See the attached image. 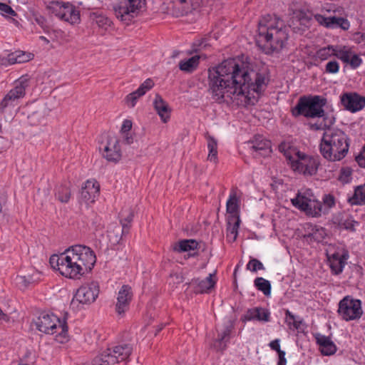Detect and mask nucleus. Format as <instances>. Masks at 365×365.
Segmentation results:
<instances>
[{
	"instance_id": "obj_33",
	"label": "nucleus",
	"mask_w": 365,
	"mask_h": 365,
	"mask_svg": "<svg viewBox=\"0 0 365 365\" xmlns=\"http://www.w3.org/2000/svg\"><path fill=\"white\" fill-rule=\"evenodd\" d=\"M111 349L108 348L100 355L97 356L93 361V365H113L116 364V359L111 356Z\"/></svg>"
},
{
	"instance_id": "obj_39",
	"label": "nucleus",
	"mask_w": 365,
	"mask_h": 365,
	"mask_svg": "<svg viewBox=\"0 0 365 365\" xmlns=\"http://www.w3.org/2000/svg\"><path fill=\"white\" fill-rule=\"evenodd\" d=\"M331 51H334V49L331 46L322 48L317 51L316 58L320 59L321 61L327 60L332 55Z\"/></svg>"
},
{
	"instance_id": "obj_34",
	"label": "nucleus",
	"mask_w": 365,
	"mask_h": 365,
	"mask_svg": "<svg viewBox=\"0 0 365 365\" xmlns=\"http://www.w3.org/2000/svg\"><path fill=\"white\" fill-rule=\"evenodd\" d=\"M120 215L121 217H123L120 220V224L122 225V233H128L130 227L128 225V224H130L133 220L134 212L132 209L128 208V210H122Z\"/></svg>"
},
{
	"instance_id": "obj_37",
	"label": "nucleus",
	"mask_w": 365,
	"mask_h": 365,
	"mask_svg": "<svg viewBox=\"0 0 365 365\" xmlns=\"http://www.w3.org/2000/svg\"><path fill=\"white\" fill-rule=\"evenodd\" d=\"M337 223L340 228H344L351 232L355 231V225L358 224V222L354 220L351 216L346 219L341 218L339 220Z\"/></svg>"
},
{
	"instance_id": "obj_60",
	"label": "nucleus",
	"mask_w": 365,
	"mask_h": 365,
	"mask_svg": "<svg viewBox=\"0 0 365 365\" xmlns=\"http://www.w3.org/2000/svg\"><path fill=\"white\" fill-rule=\"evenodd\" d=\"M208 44L207 43L206 38H201L196 40L193 43V47L195 48L194 50L195 51H197V48H205Z\"/></svg>"
},
{
	"instance_id": "obj_49",
	"label": "nucleus",
	"mask_w": 365,
	"mask_h": 365,
	"mask_svg": "<svg viewBox=\"0 0 365 365\" xmlns=\"http://www.w3.org/2000/svg\"><path fill=\"white\" fill-rule=\"evenodd\" d=\"M93 15L96 16V22L99 27L106 29L107 26H110V21L108 18L102 15H96V14H93Z\"/></svg>"
},
{
	"instance_id": "obj_2",
	"label": "nucleus",
	"mask_w": 365,
	"mask_h": 365,
	"mask_svg": "<svg viewBox=\"0 0 365 365\" xmlns=\"http://www.w3.org/2000/svg\"><path fill=\"white\" fill-rule=\"evenodd\" d=\"M288 39L287 27L277 16L267 14L258 23V42H264L272 53L279 52Z\"/></svg>"
},
{
	"instance_id": "obj_32",
	"label": "nucleus",
	"mask_w": 365,
	"mask_h": 365,
	"mask_svg": "<svg viewBox=\"0 0 365 365\" xmlns=\"http://www.w3.org/2000/svg\"><path fill=\"white\" fill-rule=\"evenodd\" d=\"M71 196L69 185L61 184L55 187V197L62 203H68Z\"/></svg>"
},
{
	"instance_id": "obj_27",
	"label": "nucleus",
	"mask_w": 365,
	"mask_h": 365,
	"mask_svg": "<svg viewBox=\"0 0 365 365\" xmlns=\"http://www.w3.org/2000/svg\"><path fill=\"white\" fill-rule=\"evenodd\" d=\"M245 318L249 321L257 319L258 321L269 322L270 313L267 309L262 307H255L248 309Z\"/></svg>"
},
{
	"instance_id": "obj_9",
	"label": "nucleus",
	"mask_w": 365,
	"mask_h": 365,
	"mask_svg": "<svg viewBox=\"0 0 365 365\" xmlns=\"http://www.w3.org/2000/svg\"><path fill=\"white\" fill-rule=\"evenodd\" d=\"M73 262L75 279H80L86 272H90L93 268L96 256L95 252H73Z\"/></svg>"
},
{
	"instance_id": "obj_14",
	"label": "nucleus",
	"mask_w": 365,
	"mask_h": 365,
	"mask_svg": "<svg viewBox=\"0 0 365 365\" xmlns=\"http://www.w3.org/2000/svg\"><path fill=\"white\" fill-rule=\"evenodd\" d=\"M132 289L128 285H123L118 293L117 302L115 304V311L118 314H124L129 308L132 300Z\"/></svg>"
},
{
	"instance_id": "obj_43",
	"label": "nucleus",
	"mask_w": 365,
	"mask_h": 365,
	"mask_svg": "<svg viewBox=\"0 0 365 365\" xmlns=\"http://www.w3.org/2000/svg\"><path fill=\"white\" fill-rule=\"evenodd\" d=\"M279 152L282 153L287 160H292V150L291 146L289 143H287L285 142H282L279 145Z\"/></svg>"
},
{
	"instance_id": "obj_20",
	"label": "nucleus",
	"mask_w": 365,
	"mask_h": 365,
	"mask_svg": "<svg viewBox=\"0 0 365 365\" xmlns=\"http://www.w3.org/2000/svg\"><path fill=\"white\" fill-rule=\"evenodd\" d=\"M100 192V185L95 180H88L84 186H82L81 190V197L86 202H94L96 194H98Z\"/></svg>"
},
{
	"instance_id": "obj_17",
	"label": "nucleus",
	"mask_w": 365,
	"mask_h": 365,
	"mask_svg": "<svg viewBox=\"0 0 365 365\" xmlns=\"http://www.w3.org/2000/svg\"><path fill=\"white\" fill-rule=\"evenodd\" d=\"M232 329L233 325L229 322L225 324L223 330L218 333L217 338L213 341L211 346L217 351L222 352L225 351L230 341Z\"/></svg>"
},
{
	"instance_id": "obj_57",
	"label": "nucleus",
	"mask_w": 365,
	"mask_h": 365,
	"mask_svg": "<svg viewBox=\"0 0 365 365\" xmlns=\"http://www.w3.org/2000/svg\"><path fill=\"white\" fill-rule=\"evenodd\" d=\"M334 55L345 63H348L349 61L350 53L347 51H339L338 53Z\"/></svg>"
},
{
	"instance_id": "obj_54",
	"label": "nucleus",
	"mask_w": 365,
	"mask_h": 365,
	"mask_svg": "<svg viewBox=\"0 0 365 365\" xmlns=\"http://www.w3.org/2000/svg\"><path fill=\"white\" fill-rule=\"evenodd\" d=\"M170 280L175 284H178L184 281V277L179 273H173L170 275Z\"/></svg>"
},
{
	"instance_id": "obj_47",
	"label": "nucleus",
	"mask_w": 365,
	"mask_h": 365,
	"mask_svg": "<svg viewBox=\"0 0 365 365\" xmlns=\"http://www.w3.org/2000/svg\"><path fill=\"white\" fill-rule=\"evenodd\" d=\"M311 20L312 18L304 13L299 15L298 21L299 22V24L303 26L302 29L303 31L309 28Z\"/></svg>"
},
{
	"instance_id": "obj_36",
	"label": "nucleus",
	"mask_w": 365,
	"mask_h": 365,
	"mask_svg": "<svg viewBox=\"0 0 365 365\" xmlns=\"http://www.w3.org/2000/svg\"><path fill=\"white\" fill-rule=\"evenodd\" d=\"M240 222V217H227V232H232L237 236Z\"/></svg>"
},
{
	"instance_id": "obj_44",
	"label": "nucleus",
	"mask_w": 365,
	"mask_h": 365,
	"mask_svg": "<svg viewBox=\"0 0 365 365\" xmlns=\"http://www.w3.org/2000/svg\"><path fill=\"white\" fill-rule=\"evenodd\" d=\"M298 208L302 211L311 212L312 210L311 200L304 196H302Z\"/></svg>"
},
{
	"instance_id": "obj_4",
	"label": "nucleus",
	"mask_w": 365,
	"mask_h": 365,
	"mask_svg": "<svg viewBox=\"0 0 365 365\" xmlns=\"http://www.w3.org/2000/svg\"><path fill=\"white\" fill-rule=\"evenodd\" d=\"M348 140L344 132L339 129L324 132L319 144L322 155L329 161L341 160L348 153Z\"/></svg>"
},
{
	"instance_id": "obj_23",
	"label": "nucleus",
	"mask_w": 365,
	"mask_h": 365,
	"mask_svg": "<svg viewBox=\"0 0 365 365\" xmlns=\"http://www.w3.org/2000/svg\"><path fill=\"white\" fill-rule=\"evenodd\" d=\"M271 141L265 139L261 135L255 137L251 149L259 152L262 156H267L271 153Z\"/></svg>"
},
{
	"instance_id": "obj_1",
	"label": "nucleus",
	"mask_w": 365,
	"mask_h": 365,
	"mask_svg": "<svg viewBox=\"0 0 365 365\" xmlns=\"http://www.w3.org/2000/svg\"><path fill=\"white\" fill-rule=\"evenodd\" d=\"M208 91L212 98L221 103L233 96L248 97L250 91L259 93L265 85V76L249 68L239 58H228L207 71Z\"/></svg>"
},
{
	"instance_id": "obj_10",
	"label": "nucleus",
	"mask_w": 365,
	"mask_h": 365,
	"mask_svg": "<svg viewBox=\"0 0 365 365\" xmlns=\"http://www.w3.org/2000/svg\"><path fill=\"white\" fill-rule=\"evenodd\" d=\"M67 252L55 253L49 258L51 267L58 270L60 274L66 277L75 279V273L73 266V257L67 256Z\"/></svg>"
},
{
	"instance_id": "obj_30",
	"label": "nucleus",
	"mask_w": 365,
	"mask_h": 365,
	"mask_svg": "<svg viewBox=\"0 0 365 365\" xmlns=\"http://www.w3.org/2000/svg\"><path fill=\"white\" fill-rule=\"evenodd\" d=\"M205 138L207 141V148L209 150L207 159L214 164H217L218 163L217 140L208 133H206Z\"/></svg>"
},
{
	"instance_id": "obj_28",
	"label": "nucleus",
	"mask_w": 365,
	"mask_h": 365,
	"mask_svg": "<svg viewBox=\"0 0 365 365\" xmlns=\"http://www.w3.org/2000/svg\"><path fill=\"white\" fill-rule=\"evenodd\" d=\"M200 59V56L195 55L187 59L182 60L178 63L179 68L185 73H192L197 68Z\"/></svg>"
},
{
	"instance_id": "obj_18",
	"label": "nucleus",
	"mask_w": 365,
	"mask_h": 365,
	"mask_svg": "<svg viewBox=\"0 0 365 365\" xmlns=\"http://www.w3.org/2000/svg\"><path fill=\"white\" fill-rule=\"evenodd\" d=\"M29 86V80L26 78L21 77L15 87L10 90L4 96L18 106L19 100L26 95V89Z\"/></svg>"
},
{
	"instance_id": "obj_51",
	"label": "nucleus",
	"mask_w": 365,
	"mask_h": 365,
	"mask_svg": "<svg viewBox=\"0 0 365 365\" xmlns=\"http://www.w3.org/2000/svg\"><path fill=\"white\" fill-rule=\"evenodd\" d=\"M339 70V65L336 61H329L325 67V71L329 73H336Z\"/></svg>"
},
{
	"instance_id": "obj_31",
	"label": "nucleus",
	"mask_w": 365,
	"mask_h": 365,
	"mask_svg": "<svg viewBox=\"0 0 365 365\" xmlns=\"http://www.w3.org/2000/svg\"><path fill=\"white\" fill-rule=\"evenodd\" d=\"M348 202L351 205H365V183L355 187L354 195L348 198Z\"/></svg>"
},
{
	"instance_id": "obj_48",
	"label": "nucleus",
	"mask_w": 365,
	"mask_h": 365,
	"mask_svg": "<svg viewBox=\"0 0 365 365\" xmlns=\"http://www.w3.org/2000/svg\"><path fill=\"white\" fill-rule=\"evenodd\" d=\"M247 268L252 272H257L259 269H263L264 267L261 262L257 259H252L250 260L247 265Z\"/></svg>"
},
{
	"instance_id": "obj_12",
	"label": "nucleus",
	"mask_w": 365,
	"mask_h": 365,
	"mask_svg": "<svg viewBox=\"0 0 365 365\" xmlns=\"http://www.w3.org/2000/svg\"><path fill=\"white\" fill-rule=\"evenodd\" d=\"M103 156L108 162L118 163L122 158L120 142L115 137H108L103 150Z\"/></svg>"
},
{
	"instance_id": "obj_56",
	"label": "nucleus",
	"mask_w": 365,
	"mask_h": 365,
	"mask_svg": "<svg viewBox=\"0 0 365 365\" xmlns=\"http://www.w3.org/2000/svg\"><path fill=\"white\" fill-rule=\"evenodd\" d=\"M83 250H87L88 251H92V250L90 247H88L86 245H74L69 246L68 247L65 249L64 251H82Z\"/></svg>"
},
{
	"instance_id": "obj_53",
	"label": "nucleus",
	"mask_w": 365,
	"mask_h": 365,
	"mask_svg": "<svg viewBox=\"0 0 365 365\" xmlns=\"http://www.w3.org/2000/svg\"><path fill=\"white\" fill-rule=\"evenodd\" d=\"M323 202L329 208L335 205V198L334 195L331 194L325 195L323 198Z\"/></svg>"
},
{
	"instance_id": "obj_29",
	"label": "nucleus",
	"mask_w": 365,
	"mask_h": 365,
	"mask_svg": "<svg viewBox=\"0 0 365 365\" xmlns=\"http://www.w3.org/2000/svg\"><path fill=\"white\" fill-rule=\"evenodd\" d=\"M34 54L22 51H16L9 54L6 59L9 64L22 63L32 60Z\"/></svg>"
},
{
	"instance_id": "obj_63",
	"label": "nucleus",
	"mask_w": 365,
	"mask_h": 365,
	"mask_svg": "<svg viewBox=\"0 0 365 365\" xmlns=\"http://www.w3.org/2000/svg\"><path fill=\"white\" fill-rule=\"evenodd\" d=\"M210 0H192V5L194 9L201 6H206L209 4Z\"/></svg>"
},
{
	"instance_id": "obj_61",
	"label": "nucleus",
	"mask_w": 365,
	"mask_h": 365,
	"mask_svg": "<svg viewBox=\"0 0 365 365\" xmlns=\"http://www.w3.org/2000/svg\"><path fill=\"white\" fill-rule=\"evenodd\" d=\"M132 128V121L130 120H125L121 127L122 133H128Z\"/></svg>"
},
{
	"instance_id": "obj_38",
	"label": "nucleus",
	"mask_w": 365,
	"mask_h": 365,
	"mask_svg": "<svg viewBox=\"0 0 365 365\" xmlns=\"http://www.w3.org/2000/svg\"><path fill=\"white\" fill-rule=\"evenodd\" d=\"M352 175V170L349 167L341 168L340 170L338 180L343 184H346L351 182Z\"/></svg>"
},
{
	"instance_id": "obj_26",
	"label": "nucleus",
	"mask_w": 365,
	"mask_h": 365,
	"mask_svg": "<svg viewBox=\"0 0 365 365\" xmlns=\"http://www.w3.org/2000/svg\"><path fill=\"white\" fill-rule=\"evenodd\" d=\"M226 207L228 217H240V199L235 190H232Z\"/></svg>"
},
{
	"instance_id": "obj_58",
	"label": "nucleus",
	"mask_w": 365,
	"mask_h": 365,
	"mask_svg": "<svg viewBox=\"0 0 365 365\" xmlns=\"http://www.w3.org/2000/svg\"><path fill=\"white\" fill-rule=\"evenodd\" d=\"M314 208V210H311V214L313 216H320L321 212L322 209V205L319 202H314V206H312V209Z\"/></svg>"
},
{
	"instance_id": "obj_15",
	"label": "nucleus",
	"mask_w": 365,
	"mask_h": 365,
	"mask_svg": "<svg viewBox=\"0 0 365 365\" xmlns=\"http://www.w3.org/2000/svg\"><path fill=\"white\" fill-rule=\"evenodd\" d=\"M320 165L318 158L309 157L302 162H293L292 169L304 175H314Z\"/></svg>"
},
{
	"instance_id": "obj_16",
	"label": "nucleus",
	"mask_w": 365,
	"mask_h": 365,
	"mask_svg": "<svg viewBox=\"0 0 365 365\" xmlns=\"http://www.w3.org/2000/svg\"><path fill=\"white\" fill-rule=\"evenodd\" d=\"M326 256L332 273L340 274L349 257L348 252H344L343 255H339V252H326Z\"/></svg>"
},
{
	"instance_id": "obj_46",
	"label": "nucleus",
	"mask_w": 365,
	"mask_h": 365,
	"mask_svg": "<svg viewBox=\"0 0 365 365\" xmlns=\"http://www.w3.org/2000/svg\"><path fill=\"white\" fill-rule=\"evenodd\" d=\"M154 86L153 81L150 78L146 79L137 89L138 93H140V95H145V93L150 90Z\"/></svg>"
},
{
	"instance_id": "obj_50",
	"label": "nucleus",
	"mask_w": 365,
	"mask_h": 365,
	"mask_svg": "<svg viewBox=\"0 0 365 365\" xmlns=\"http://www.w3.org/2000/svg\"><path fill=\"white\" fill-rule=\"evenodd\" d=\"M286 317L289 319V321H288L289 326L292 325L293 327L295 329H299L300 324H302V322L301 321H297L295 319L294 315L292 312H290L289 310L286 311Z\"/></svg>"
},
{
	"instance_id": "obj_11",
	"label": "nucleus",
	"mask_w": 365,
	"mask_h": 365,
	"mask_svg": "<svg viewBox=\"0 0 365 365\" xmlns=\"http://www.w3.org/2000/svg\"><path fill=\"white\" fill-rule=\"evenodd\" d=\"M99 294V284L98 282L92 281L80 287L74 296L76 299L83 304L93 303Z\"/></svg>"
},
{
	"instance_id": "obj_19",
	"label": "nucleus",
	"mask_w": 365,
	"mask_h": 365,
	"mask_svg": "<svg viewBox=\"0 0 365 365\" xmlns=\"http://www.w3.org/2000/svg\"><path fill=\"white\" fill-rule=\"evenodd\" d=\"M172 251H192L200 250L205 251V243L202 241H197L195 240H182L175 242L171 245Z\"/></svg>"
},
{
	"instance_id": "obj_59",
	"label": "nucleus",
	"mask_w": 365,
	"mask_h": 365,
	"mask_svg": "<svg viewBox=\"0 0 365 365\" xmlns=\"http://www.w3.org/2000/svg\"><path fill=\"white\" fill-rule=\"evenodd\" d=\"M348 63H349L353 68H356L361 63V59L359 56L354 54L351 58H349Z\"/></svg>"
},
{
	"instance_id": "obj_52",
	"label": "nucleus",
	"mask_w": 365,
	"mask_h": 365,
	"mask_svg": "<svg viewBox=\"0 0 365 365\" xmlns=\"http://www.w3.org/2000/svg\"><path fill=\"white\" fill-rule=\"evenodd\" d=\"M0 11L5 15L16 16V12L8 4L0 2Z\"/></svg>"
},
{
	"instance_id": "obj_6",
	"label": "nucleus",
	"mask_w": 365,
	"mask_h": 365,
	"mask_svg": "<svg viewBox=\"0 0 365 365\" xmlns=\"http://www.w3.org/2000/svg\"><path fill=\"white\" fill-rule=\"evenodd\" d=\"M46 9L58 19L71 24L80 21V11L69 2L51 1L46 5Z\"/></svg>"
},
{
	"instance_id": "obj_40",
	"label": "nucleus",
	"mask_w": 365,
	"mask_h": 365,
	"mask_svg": "<svg viewBox=\"0 0 365 365\" xmlns=\"http://www.w3.org/2000/svg\"><path fill=\"white\" fill-rule=\"evenodd\" d=\"M141 96H143L140 95V93H138V90H136L126 96L125 103L128 107L133 108L135 106L138 99Z\"/></svg>"
},
{
	"instance_id": "obj_62",
	"label": "nucleus",
	"mask_w": 365,
	"mask_h": 365,
	"mask_svg": "<svg viewBox=\"0 0 365 365\" xmlns=\"http://www.w3.org/2000/svg\"><path fill=\"white\" fill-rule=\"evenodd\" d=\"M269 345L272 350H274L277 352H279L281 351L279 339H278L272 341Z\"/></svg>"
},
{
	"instance_id": "obj_8",
	"label": "nucleus",
	"mask_w": 365,
	"mask_h": 365,
	"mask_svg": "<svg viewBox=\"0 0 365 365\" xmlns=\"http://www.w3.org/2000/svg\"><path fill=\"white\" fill-rule=\"evenodd\" d=\"M338 314L346 322L360 319L363 314L361 301L349 296L344 297L339 302Z\"/></svg>"
},
{
	"instance_id": "obj_55",
	"label": "nucleus",
	"mask_w": 365,
	"mask_h": 365,
	"mask_svg": "<svg viewBox=\"0 0 365 365\" xmlns=\"http://www.w3.org/2000/svg\"><path fill=\"white\" fill-rule=\"evenodd\" d=\"M356 161L360 167L365 168V144L362 151L356 157Z\"/></svg>"
},
{
	"instance_id": "obj_13",
	"label": "nucleus",
	"mask_w": 365,
	"mask_h": 365,
	"mask_svg": "<svg viewBox=\"0 0 365 365\" xmlns=\"http://www.w3.org/2000/svg\"><path fill=\"white\" fill-rule=\"evenodd\" d=\"M341 103L346 110L355 113L365 107V97L357 93H344L341 96Z\"/></svg>"
},
{
	"instance_id": "obj_42",
	"label": "nucleus",
	"mask_w": 365,
	"mask_h": 365,
	"mask_svg": "<svg viewBox=\"0 0 365 365\" xmlns=\"http://www.w3.org/2000/svg\"><path fill=\"white\" fill-rule=\"evenodd\" d=\"M314 18L320 25L324 26L327 28H333L332 17L327 18L321 14H316Z\"/></svg>"
},
{
	"instance_id": "obj_45",
	"label": "nucleus",
	"mask_w": 365,
	"mask_h": 365,
	"mask_svg": "<svg viewBox=\"0 0 365 365\" xmlns=\"http://www.w3.org/2000/svg\"><path fill=\"white\" fill-rule=\"evenodd\" d=\"M16 106H16L13 102L4 97L0 102V113H4L11 108H14Z\"/></svg>"
},
{
	"instance_id": "obj_22",
	"label": "nucleus",
	"mask_w": 365,
	"mask_h": 365,
	"mask_svg": "<svg viewBox=\"0 0 365 365\" xmlns=\"http://www.w3.org/2000/svg\"><path fill=\"white\" fill-rule=\"evenodd\" d=\"M317 344L319 346L322 354L324 356L333 355L336 351V346L330 337L317 334L316 335Z\"/></svg>"
},
{
	"instance_id": "obj_64",
	"label": "nucleus",
	"mask_w": 365,
	"mask_h": 365,
	"mask_svg": "<svg viewBox=\"0 0 365 365\" xmlns=\"http://www.w3.org/2000/svg\"><path fill=\"white\" fill-rule=\"evenodd\" d=\"M279 356V361L277 365H286L287 359L285 358V351L281 350L279 352H277Z\"/></svg>"
},
{
	"instance_id": "obj_41",
	"label": "nucleus",
	"mask_w": 365,
	"mask_h": 365,
	"mask_svg": "<svg viewBox=\"0 0 365 365\" xmlns=\"http://www.w3.org/2000/svg\"><path fill=\"white\" fill-rule=\"evenodd\" d=\"M333 28L340 27L343 30H347L349 28V22L346 19L342 17L332 16Z\"/></svg>"
},
{
	"instance_id": "obj_3",
	"label": "nucleus",
	"mask_w": 365,
	"mask_h": 365,
	"mask_svg": "<svg viewBox=\"0 0 365 365\" xmlns=\"http://www.w3.org/2000/svg\"><path fill=\"white\" fill-rule=\"evenodd\" d=\"M327 103V99L321 96H302L292 108L291 113L295 118L299 115L307 118H322V124L326 130H329L335 123V117L325 113L324 107Z\"/></svg>"
},
{
	"instance_id": "obj_25",
	"label": "nucleus",
	"mask_w": 365,
	"mask_h": 365,
	"mask_svg": "<svg viewBox=\"0 0 365 365\" xmlns=\"http://www.w3.org/2000/svg\"><path fill=\"white\" fill-rule=\"evenodd\" d=\"M214 274H210L207 277L204 279L200 280L199 279H193L189 284H195V292L204 293L208 292L212 288L215 287V281L212 279Z\"/></svg>"
},
{
	"instance_id": "obj_35",
	"label": "nucleus",
	"mask_w": 365,
	"mask_h": 365,
	"mask_svg": "<svg viewBox=\"0 0 365 365\" xmlns=\"http://www.w3.org/2000/svg\"><path fill=\"white\" fill-rule=\"evenodd\" d=\"M256 288L261 291L265 296H269L271 294V284L269 281L262 278L257 277L254 281Z\"/></svg>"
},
{
	"instance_id": "obj_21",
	"label": "nucleus",
	"mask_w": 365,
	"mask_h": 365,
	"mask_svg": "<svg viewBox=\"0 0 365 365\" xmlns=\"http://www.w3.org/2000/svg\"><path fill=\"white\" fill-rule=\"evenodd\" d=\"M153 106L163 123H167L170 118L171 109L161 96L156 94L153 101Z\"/></svg>"
},
{
	"instance_id": "obj_5",
	"label": "nucleus",
	"mask_w": 365,
	"mask_h": 365,
	"mask_svg": "<svg viewBox=\"0 0 365 365\" xmlns=\"http://www.w3.org/2000/svg\"><path fill=\"white\" fill-rule=\"evenodd\" d=\"M36 329L43 333L53 334L58 331L56 340L65 343L68 340V325L65 319L61 320L53 314L42 313L35 321Z\"/></svg>"
},
{
	"instance_id": "obj_7",
	"label": "nucleus",
	"mask_w": 365,
	"mask_h": 365,
	"mask_svg": "<svg viewBox=\"0 0 365 365\" xmlns=\"http://www.w3.org/2000/svg\"><path fill=\"white\" fill-rule=\"evenodd\" d=\"M145 5V0H120L118 4L114 6V11L118 19L128 24L138 16Z\"/></svg>"
},
{
	"instance_id": "obj_24",
	"label": "nucleus",
	"mask_w": 365,
	"mask_h": 365,
	"mask_svg": "<svg viewBox=\"0 0 365 365\" xmlns=\"http://www.w3.org/2000/svg\"><path fill=\"white\" fill-rule=\"evenodd\" d=\"M133 351V347L128 344L117 345L111 349V356L116 359V364L128 359Z\"/></svg>"
}]
</instances>
